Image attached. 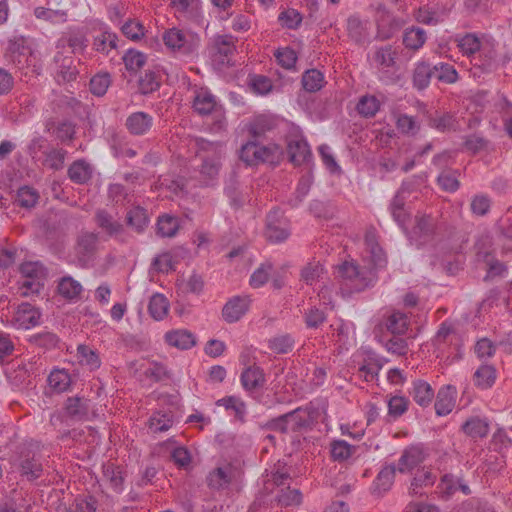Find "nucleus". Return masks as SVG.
<instances>
[{"mask_svg": "<svg viewBox=\"0 0 512 512\" xmlns=\"http://www.w3.org/2000/svg\"><path fill=\"white\" fill-rule=\"evenodd\" d=\"M235 42L236 38L232 35H220L215 38L214 48L222 64H229L230 57L236 51Z\"/></svg>", "mask_w": 512, "mask_h": 512, "instance_id": "nucleus-27", "label": "nucleus"}, {"mask_svg": "<svg viewBox=\"0 0 512 512\" xmlns=\"http://www.w3.org/2000/svg\"><path fill=\"white\" fill-rule=\"evenodd\" d=\"M301 82L307 92H317L324 85V76L317 69H309L303 73Z\"/></svg>", "mask_w": 512, "mask_h": 512, "instance_id": "nucleus-43", "label": "nucleus"}, {"mask_svg": "<svg viewBox=\"0 0 512 512\" xmlns=\"http://www.w3.org/2000/svg\"><path fill=\"white\" fill-rule=\"evenodd\" d=\"M173 416L167 412H155L149 419L148 427L153 433L165 432L173 426Z\"/></svg>", "mask_w": 512, "mask_h": 512, "instance_id": "nucleus-41", "label": "nucleus"}, {"mask_svg": "<svg viewBox=\"0 0 512 512\" xmlns=\"http://www.w3.org/2000/svg\"><path fill=\"white\" fill-rule=\"evenodd\" d=\"M31 364L19 363L6 371L9 383L18 390L28 388L32 384Z\"/></svg>", "mask_w": 512, "mask_h": 512, "instance_id": "nucleus-16", "label": "nucleus"}, {"mask_svg": "<svg viewBox=\"0 0 512 512\" xmlns=\"http://www.w3.org/2000/svg\"><path fill=\"white\" fill-rule=\"evenodd\" d=\"M337 276L341 279V291L343 294L360 292L369 287L374 275L371 271L360 268L353 261H345L337 268Z\"/></svg>", "mask_w": 512, "mask_h": 512, "instance_id": "nucleus-1", "label": "nucleus"}, {"mask_svg": "<svg viewBox=\"0 0 512 512\" xmlns=\"http://www.w3.org/2000/svg\"><path fill=\"white\" fill-rule=\"evenodd\" d=\"M82 291L81 284L72 277H63L58 284V292L66 299H74Z\"/></svg>", "mask_w": 512, "mask_h": 512, "instance_id": "nucleus-51", "label": "nucleus"}, {"mask_svg": "<svg viewBox=\"0 0 512 512\" xmlns=\"http://www.w3.org/2000/svg\"><path fill=\"white\" fill-rule=\"evenodd\" d=\"M495 379V369L490 365H482L474 374L475 384L482 389L491 387L495 382Z\"/></svg>", "mask_w": 512, "mask_h": 512, "instance_id": "nucleus-49", "label": "nucleus"}, {"mask_svg": "<svg viewBox=\"0 0 512 512\" xmlns=\"http://www.w3.org/2000/svg\"><path fill=\"white\" fill-rule=\"evenodd\" d=\"M34 15L51 23H64L67 20V13L64 10H53L45 7H36Z\"/></svg>", "mask_w": 512, "mask_h": 512, "instance_id": "nucleus-59", "label": "nucleus"}, {"mask_svg": "<svg viewBox=\"0 0 512 512\" xmlns=\"http://www.w3.org/2000/svg\"><path fill=\"white\" fill-rule=\"evenodd\" d=\"M240 381L245 391L253 392L265 385L266 378L263 369L253 363V365H248L243 369Z\"/></svg>", "mask_w": 512, "mask_h": 512, "instance_id": "nucleus-15", "label": "nucleus"}, {"mask_svg": "<svg viewBox=\"0 0 512 512\" xmlns=\"http://www.w3.org/2000/svg\"><path fill=\"white\" fill-rule=\"evenodd\" d=\"M99 237L93 232H82L77 237L75 255L81 266H87L95 258Z\"/></svg>", "mask_w": 512, "mask_h": 512, "instance_id": "nucleus-6", "label": "nucleus"}, {"mask_svg": "<svg viewBox=\"0 0 512 512\" xmlns=\"http://www.w3.org/2000/svg\"><path fill=\"white\" fill-rule=\"evenodd\" d=\"M458 171L447 169L443 170L438 178L437 182L439 186L447 192H455L459 188Z\"/></svg>", "mask_w": 512, "mask_h": 512, "instance_id": "nucleus-53", "label": "nucleus"}, {"mask_svg": "<svg viewBox=\"0 0 512 512\" xmlns=\"http://www.w3.org/2000/svg\"><path fill=\"white\" fill-rule=\"evenodd\" d=\"M157 234L161 237H173L179 229L178 219L170 215H162L157 221Z\"/></svg>", "mask_w": 512, "mask_h": 512, "instance_id": "nucleus-47", "label": "nucleus"}, {"mask_svg": "<svg viewBox=\"0 0 512 512\" xmlns=\"http://www.w3.org/2000/svg\"><path fill=\"white\" fill-rule=\"evenodd\" d=\"M22 278L25 279H44L46 278V269L40 262H25L20 266Z\"/></svg>", "mask_w": 512, "mask_h": 512, "instance_id": "nucleus-58", "label": "nucleus"}, {"mask_svg": "<svg viewBox=\"0 0 512 512\" xmlns=\"http://www.w3.org/2000/svg\"><path fill=\"white\" fill-rule=\"evenodd\" d=\"M426 40V31L417 26L409 27L403 33V45L409 50H419L425 44Z\"/></svg>", "mask_w": 512, "mask_h": 512, "instance_id": "nucleus-30", "label": "nucleus"}, {"mask_svg": "<svg viewBox=\"0 0 512 512\" xmlns=\"http://www.w3.org/2000/svg\"><path fill=\"white\" fill-rule=\"evenodd\" d=\"M77 357L79 363L83 366L88 367L89 370L93 371L100 367V359L98 354L86 345H79L77 348Z\"/></svg>", "mask_w": 512, "mask_h": 512, "instance_id": "nucleus-44", "label": "nucleus"}, {"mask_svg": "<svg viewBox=\"0 0 512 512\" xmlns=\"http://www.w3.org/2000/svg\"><path fill=\"white\" fill-rule=\"evenodd\" d=\"M125 67L130 72H137L146 62V56L137 50L129 49L123 56Z\"/></svg>", "mask_w": 512, "mask_h": 512, "instance_id": "nucleus-60", "label": "nucleus"}, {"mask_svg": "<svg viewBox=\"0 0 512 512\" xmlns=\"http://www.w3.org/2000/svg\"><path fill=\"white\" fill-rule=\"evenodd\" d=\"M458 48L463 53V55H466L468 57L474 55L476 52H479L481 50V42L480 39L472 33H467L464 36L460 37L457 40Z\"/></svg>", "mask_w": 512, "mask_h": 512, "instance_id": "nucleus-48", "label": "nucleus"}, {"mask_svg": "<svg viewBox=\"0 0 512 512\" xmlns=\"http://www.w3.org/2000/svg\"><path fill=\"white\" fill-rule=\"evenodd\" d=\"M397 469L394 464L384 466L377 474L371 486V493L376 496H383L390 490L394 483Z\"/></svg>", "mask_w": 512, "mask_h": 512, "instance_id": "nucleus-19", "label": "nucleus"}, {"mask_svg": "<svg viewBox=\"0 0 512 512\" xmlns=\"http://www.w3.org/2000/svg\"><path fill=\"white\" fill-rule=\"evenodd\" d=\"M434 77L444 83L453 84L458 80V72L447 63H439L433 66Z\"/></svg>", "mask_w": 512, "mask_h": 512, "instance_id": "nucleus-55", "label": "nucleus"}, {"mask_svg": "<svg viewBox=\"0 0 512 512\" xmlns=\"http://www.w3.org/2000/svg\"><path fill=\"white\" fill-rule=\"evenodd\" d=\"M48 383L53 390L60 393L69 388L71 378L64 369H55L49 374Z\"/></svg>", "mask_w": 512, "mask_h": 512, "instance_id": "nucleus-45", "label": "nucleus"}, {"mask_svg": "<svg viewBox=\"0 0 512 512\" xmlns=\"http://www.w3.org/2000/svg\"><path fill=\"white\" fill-rule=\"evenodd\" d=\"M149 218L147 211L142 207H134L127 212L126 223L138 233L142 232L148 225Z\"/></svg>", "mask_w": 512, "mask_h": 512, "instance_id": "nucleus-37", "label": "nucleus"}, {"mask_svg": "<svg viewBox=\"0 0 512 512\" xmlns=\"http://www.w3.org/2000/svg\"><path fill=\"white\" fill-rule=\"evenodd\" d=\"M189 38L191 35L177 29L172 28L164 32L163 41L165 45L172 50H182L188 52L190 50Z\"/></svg>", "mask_w": 512, "mask_h": 512, "instance_id": "nucleus-24", "label": "nucleus"}, {"mask_svg": "<svg viewBox=\"0 0 512 512\" xmlns=\"http://www.w3.org/2000/svg\"><path fill=\"white\" fill-rule=\"evenodd\" d=\"M248 296H234L222 309V317L227 323H234L246 314L250 306Z\"/></svg>", "mask_w": 512, "mask_h": 512, "instance_id": "nucleus-11", "label": "nucleus"}, {"mask_svg": "<svg viewBox=\"0 0 512 512\" xmlns=\"http://www.w3.org/2000/svg\"><path fill=\"white\" fill-rule=\"evenodd\" d=\"M218 107L216 97L208 88L198 87L194 89L192 108L201 115L207 116L213 113Z\"/></svg>", "mask_w": 512, "mask_h": 512, "instance_id": "nucleus-10", "label": "nucleus"}, {"mask_svg": "<svg viewBox=\"0 0 512 512\" xmlns=\"http://www.w3.org/2000/svg\"><path fill=\"white\" fill-rule=\"evenodd\" d=\"M387 405L388 415L393 419H397L408 410L409 400L404 396L395 395L388 399Z\"/></svg>", "mask_w": 512, "mask_h": 512, "instance_id": "nucleus-57", "label": "nucleus"}, {"mask_svg": "<svg viewBox=\"0 0 512 512\" xmlns=\"http://www.w3.org/2000/svg\"><path fill=\"white\" fill-rule=\"evenodd\" d=\"M454 404L455 401L451 388H442L439 390L435 401L436 414L439 416L448 415L452 411Z\"/></svg>", "mask_w": 512, "mask_h": 512, "instance_id": "nucleus-38", "label": "nucleus"}, {"mask_svg": "<svg viewBox=\"0 0 512 512\" xmlns=\"http://www.w3.org/2000/svg\"><path fill=\"white\" fill-rule=\"evenodd\" d=\"M169 303L162 294H154L149 301L148 311L155 320H162L168 313Z\"/></svg>", "mask_w": 512, "mask_h": 512, "instance_id": "nucleus-40", "label": "nucleus"}, {"mask_svg": "<svg viewBox=\"0 0 512 512\" xmlns=\"http://www.w3.org/2000/svg\"><path fill=\"white\" fill-rule=\"evenodd\" d=\"M434 77V68L426 62L416 64L413 71V85L418 90L428 87L431 78Z\"/></svg>", "mask_w": 512, "mask_h": 512, "instance_id": "nucleus-33", "label": "nucleus"}, {"mask_svg": "<svg viewBox=\"0 0 512 512\" xmlns=\"http://www.w3.org/2000/svg\"><path fill=\"white\" fill-rule=\"evenodd\" d=\"M88 409V401L82 397H69L65 404L67 415L77 420L86 418Z\"/></svg>", "mask_w": 512, "mask_h": 512, "instance_id": "nucleus-34", "label": "nucleus"}, {"mask_svg": "<svg viewBox=\"0 0 512 512\" xmlns=\"http://www.w3.org/2000/svg\"><path fill=\"white\" fill-rule=\"evenodd\" d=\"M103 477L104 480L109 484L116 493L123 491L124 476L123 471L119 466L113 463H107L103 465Z\"/></svg>", "mask_w": 512, "mask_h": 512, "instance_id": "nucleus-32", "label": "nucleus"}, {"mask_svg": "<svg viewBox=\"0 0 512 512\" xmlns=\"http://www.w3.org/2000/svg\"><path fill=\"white\" fill-rule=\"evenodd\" d=\"M404 205V198L400 195V193H397L391 201L390 211L398 225L405 229V223L408 219V214L405 211Z\"/></svg>", "mask_w": 512, "mask_h": 512, "instance_id": "nucleus-54", "label": "nucleus"}, {"mask_svg": "<svg viewBox=\"0 0 512 512\" xmlns=\"http://www.w3.org/2000/svg\"><path fill=\"white\" fill-rule=\"evenodd\" d=\"M265 233L267 239L275 243L285 241L289 237V225L280 210H273L267 215Z\"/></svg>", "mask_w": 512, "mask_h": 512, "instance_id": "nucleus-7", "label": "nucleus"}, {"mask_svg": "<svg viewBox=\"0 0 512 512\" xmlns=\"http://www.w3.org/2000/svg\"><path fill=\"white\" fill-rule=\"evenodd\" d=\"M283 154L282 148L277 144L261 145L253 139L242 145L240 159L250 166L262 163L277 165Z\"/></svg>", "mask_w": 512, "mask_h": 512, "instance_id": "nucleus-4", "label": "nucleus"}, {"mask_svg": "<svg viewBox=\"0 0 512 512\" xmlns=\"http://www.w3.org/2000/svg\"><path fill=\"white\" fill-rule=\"evenodd\" d=\"M117 39L118 37L115 33L103 31L100 35L94 38L93 45L98 52L108 54L111 50L117 47Z\"/></svg>", "mask_w": 512, "mask_h": 512, "instance_id": "nucleus-52", "label": "nucleus"}, {"mask_svg": "<svg viewBox=\"0 0 512 512\" xmlns=\"http://www.w3.org/2000/svg\"><path fill=\"white\" fill-rule=\"evenodd\" d=\"M275 501L279 506H298L302 502V494L298 489H291L290 486L277 490Z\"/></svg>", "mask_w": 512, "mask_h": 512, "instance_id": "nucleus-36", "label": "nucleus"}, {"mask_svg": "<svg viewBox=\"0 0 512 512\" xmlns=\"http://www.w3.org/2000/svg\"><path fill=\"white\" fill-rule=\"evenodd\" d=\"M216 405L224 407L225 410H232L235 419L241 423L245 422L247 406L243 400L236 396H226L216 401Z\"/></svg>", "mask_w": 512, "mask_h": 512, "instance_id": "nucleus-31", "label": "nucleus"}, {"mask_svg": "<svg viewBox=\"0 0 512 512\" xmlns=\"http://www.w3.org/2000/svg\"><path fill=\"white\" fill-rule=\"evenodd\" d=\"M293 346L294 340L288 334L273 337L268 341L269 349L277 354H286L292 350Z\"/></svg>", "mask_w": 512, "mask_h": 512, "instance_id": "nucleus-56", "label": "nucleus"}, {"mask_svg": "<svg viewBox=\"0 0 512 512\" xmlns=\"http://www.w3.org/2000/svg\"><path fill=\"white\" fill-rule=\"evenodd\" d=\"M277 126L275 118L267 115H260L254 118L249 125V133L253 139L263 137L267 132L274 130Z\"/></svg>", "mask_w": 512, "mask_h": 512, "instance_id": "nucleus-28", "label": "nucleus"}, {"mask_svg": "<svg viewBox=\"0 0 512 512\" xmlns=\"http://www.w3.org/2000/svg\"><path fill=\"white\" fill-rule=\"evenodd\" d=\"M357 111L364 117H373L379 110V102L374 96H363L357 104Z\"/></svg>", "mask_w": 512, "mask_h": 512, "instance_id": "nucleus-63", "label": "nucleus"}, {"mask_svg": "<svg viewBox=\"0 0 512 512\" xmlns=\"http://www.w3.org/2000/svg\"><path fill=\"white\" fill-rule=\"evenodd\" d=\"M122 33L130 40H140L145 35V27L135 19L127 20L121 27Z\"/></svg>", "mask_w": 512, "mask_h": 512, "instance_id": "nucleus-61", "label": "nucleus"}, {"mask_svg": "<svg viewBox=\"0 0 512 512\" xmlns=\"http://www.w3.org/2000/svg\"><path fill=\"white\" fill-rule=\"evenodd\" d=\"M436 222L430 215H418L415 217V225L412 237L420 244L427 242L435 234Z\"/></svg>", "mask_w": 512, "mask_h": 512, "instance_id": "nucleus-18", "label": "nucleus"}, {"mask_svg": "<svg viewBox=\"0 0 512 512\" xmlns=\"http://www.w3.org/2000/svg\"><path fill=\"white\" fill-rule=\"evenodd\" d=\"M313 412L309 408H297L291 412L273 418L267 422L266 428L275 432L288 434L301 432L311 428Z\"/></svg>", "mask_w": 512, "mask_h": 512, "instance_id": "nucleus-2", "label": "nucleus"}, {"mask_svg": "<svg viewBox=\"0 0 512 512\" xmlns=\"http://www.w3.org/2000/svg\"><path fill=\"white\" fill-rule=\"evenodd\" d=\"M40 310L28 302L21 303L15 310L11 324L17 329H30L40 324Z\"/></svg>", "mask_w": 512, "mask_h": 512, "instance_id": "nucleus-8", "label": "nucleus"}, {"mask_svg": "<svg viewBox=\"0 0 512 512\" xmlns=\"http://www.w3.org/2000/svg\"><path fill=\"white\" fill-rule=\"evenodd\" d=\"M38 197L35 189L24 186L18 190L15 201L20 207L31 208L36 204Z\"/></svg>", "mask_w": 512, "mask_h": 512, "instance_id": "nucleus-62", "label": "nucleus"}, {"mask_svg": "<svg viewBox=\"0 0 512 512\" xmlns=\"http://www.w3.org/2000/svg\"><path fill=\"white\" fill-rule=\"evenodd\" d=\"M397 52L391 45L378 48L374 53V62L377 68L378 78L386 85L399 81L398 66L396 63Z\"/></svg>", "mask_w": 512, "mask_h": 512, "instance_id": "nucleus-5", "label": "nucleus"}, {"mask_svg": "<svg viewBox=\"0 0 512 512\" xmlns=\"http://www.w3.org/2000/svg\"><path fill=\"white\" fill-rule=\"evenodd\" d=\"M166 342L175 348L187 350L195 346V335L185 329L169 331L165 334Z\"/></svg>", "mask_w": 512, "mask_h": 512, "instance_id": "nucleus-23", "label": "nucleus"}, {"mask_svg": "<svg viewBox=\"0 0 512 512\" xmlns=\"http://www.w3.org/2000/svg\"><path fill=\"white\" fill-rule=\"evenodd\" d=\"M289 160L296 166L307 163L312 153L306 140L302 138H294L289 140L287 145Z\"/></svg>", "mask_w": 512, "mask_h": 512, "instance_id": "nucleus-21", "label": "nucleus"}, {"mask_svg": "<svg viewBox=\"0 0 512 512\" xmlns=\"http://www.w3.org/2000/svg\"><path fill=\"white\" fill-rule=\"evenodd\" d=\"M359 446L351 445L347 441L338 439L330 443L331 458L337 462H344L357 454Z\"/></svg>", "mask_w": 512, "mask_h": 512, "instance_id": "nucleus-25", "label": "nucleus"}, {"mask_svg": "<svg viewBox=\"0 0 512 512\" xmlns=\"http://www.w3.org/2000/svg\"><path fill=\"white\" fill-rule=\"evenodd\" d=\"M152 125L153 117L142 111L130 114L125 121V127L130 134L135 136L146 134L151 129Z\"/></svg>", "mask_w": 512, "mask_h": 512, "instance_id": "nucleus-20", "label": "nucleus"}, {"mask_svg": "<svg viewBox=\"0 0 512 512\" xmlns=\"http://www.w3.org/2000/svg\"><path fill=\"white\" fill-rule=\"evenodd\" d=\"M412 396L418 405L426 407L431 403L434 391L426 381L418 380L413 384Z\"/></svg>", "mask_w": 512, "mask_h": 512, "instance_id": "nucleus-35", "label": "nucleus"}, {"mask_svg": "<svg viewBox=\"0 0 512 512\" xmlns=\"http://www.w3.org/2000/svg\"><path fill=\"white\" fill-rule=\"evenodd\" d=\"M437 476L429 470L418 472L413 478L410 486V493L413 495L421 494L420 488L432 486Z\"/></svg>", "mask_w": 512, "mask_h": 512, "instance_id": "nucleus-50", "label": "nucleus"}, {"mask_svg": "<svg viewBox=\"0 0 512 512\" xmlns=\"http://www.w3.org/2000/svg\"><path fill=\"white\" fill-rule=\"evenodd\" d=\"M94 219L97 226L109 237L124 241L122 238V235L124 234L123 224L116 220L109 212L105 210H98L95 212Z\"/></svg>", "mask_w": 512, "mask_h": 512, "instance_id": "nucleus-13", "label": "nucleus"}, {"mask_svg": "<svg viewBox=\"0 0 512 512\" xmlns=\"http://www.w3.org/2000/svg\"><path fill=\"white\" fill-rule=\"evenodd\" d=\"M386 328L394 335L404 334L408 329V318L402 312H393L386 320Z\"/></svg>", "mask_w": 512, "mask_h": 512, "instance_id": "nucleus-46", "label": "nucleus"}, {"mask_svg": "<svg viewBox=\"0 0 512 512\" xmlns=\"http://www.w3.org/2000/svg\"><path fill=\"white\" fill-rule=\"evenodd\" d=\"M196 156L201 160L199 173L204 185L210 184L219 173L221 146L218 143L206 141L204 139L196 140Z\"/></svg>", "mask_w": 512, "mask_h": 512, "instance_id": "nucleus-3", "label": "nucleus"}, {"mask_svg": "<svg viewBox=\"0 0 512 512\" xmlns=\"http://www.w3.org/2000/svg\"><path fill=\"white\" fill-rule=\"evenodd\" d=\"M55 79L60 83H68L76 80L79 71L71 56H65L58 52L54 57Z\"/></svg>", "mask_w": 512, "mask_h": 512, "instance_id": "nucleus-9", "label": "nucleus"}, {"mask_svg": "<svg viewBox=\"0 0 512 512\" xmlns=\"http://www.w3.org/2000/svg\"><path fill=\"white\" fill-rule=\"evenodd\" d=\"M324 272L323 266L319 263H308L301 271V278L307 285L317 282Z\"/></svg>", "mask_w": 512, "mask_h": 512, "instance_id": "nucleus-64", "label": "nucleus"}, {"mask_svg": "<svg viewBox=\"0 0 512 512\" xmlns=\"http://www.w3.org/2000/svg\"><path fill=\"white\" fill-rule=\"evenodd\" d=\"M161 73L159 70H147L139 79V89L142 94H150L159 89Z\"/></svg>", "mask_w": 512, "mask_h": 512, "instance_id": "nucleus-42", "label": "nucleus"}, {"mask_svg": "<svg viewBox=\"0 0 512 512\" xmlns=\"http://www.w3.org/2000/svg\"><path fill=\"white\" fill-rule=\"evenodd\" d=\"M370 30L371 23L368 20H361L355 15L347 19L348 36L358 45H364L370 42Z\"/></svg>", "mask_w": 512, "mask_h": 512, "instance_id": "nucleus-12", "label": "nucleus"}, {"mask_svg": "<svg viewBox=\"0 0 512 512\" xmlns=\"http://www.w3.org/2000/svg\"><path fill=\"white\" fill-rule=\"evenodd\" d=\"M68 176L76 184H85L92 177V167L85 160L74 161L68 168Z\"/></svg>", "mask_w": 512, "mask_h": 512, "instance_id": "nucleus-29", "label": "nucleus"}, {"mask_svg": "<svg viewBox=\"0 0 512 512\" xmlns=\"http://www.w3.org/2000/svg\"><path fill=\"white\" fill-rule=\"evenodd\" d=\"M376 22V38L382 41L392 38L401 28V21L386 11L378 13Z\"/></svg>", "mask_w": 512, "mask_h": 512, "instance_id": "nucleus-14", "label": "nucleus"}, {"mask_svg": "<svg viewBox=\"0 0 512 512\" xmlns=\"http://www.w3.org/2000/svg\"><path fill=\"white\" fill-rule=\"evenodd\" d=\"M234 476V469L231 465L216 467L207 476V485L214 490L228 488Z\"/></svg>", "mask_w": 512, "mask_h": 512, "instance_id": "nucleus-22", "label": "nucleus"}, {"mask_svg": "<svg viewBox=\"0 0 512 512\" xmlns=\"http://www.w3.org/2000/svg\"><path fill=\"white\" fill-rule=\"evenodd\" d=\"M425 459V453L420 446H410L406 448L398 460L396 467L400 473H407L421 464Z\"/></svg>", "mask_w": 512, "mask_h": 512, "instance_id": "nucleus-17", "label": "nucleus"}, {"mask_svg": "<svg viewBox=\"0 0 512 512\" xmlns=\"http://www.w3.org/2000/svg\"><path fill=\"white\" fill-rule=\"evenodd\" d=\"M19 472L20 475L28 481H34L42 475L43 466L39 459L27 454L20 460Z\"/></svg>", "mask_w": 512, "mask_h": 512, "instance_id": "nucleus-26", "label": "nucleus"}, {"mask_svg": "<svg viewBox=\"0 0 512 512\" xmlns=\"http://www.w3.org/2000/svg\"><path fill=\"white\" fill-rule=\"evenodd\" d=\"M462 429L465 434L472 438H484L489 433V425L485 420L478 417L467 420Z\"/></svg>", "mask_w": 512, "mask_h": 512, "instance_id": "nucleus-39", "label": "nucleus"}]
</instances>
